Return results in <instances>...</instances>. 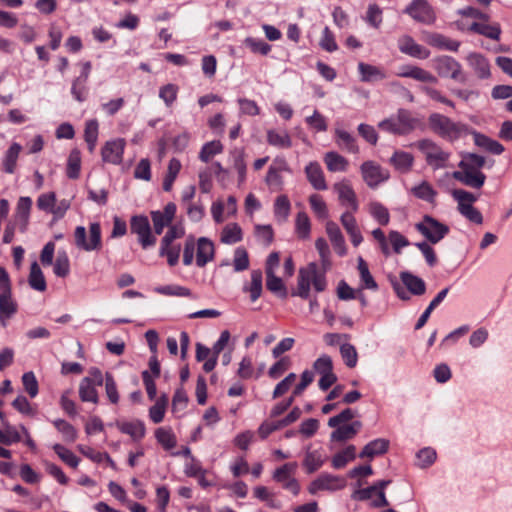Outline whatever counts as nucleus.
<instances>
[{"instance_id": "37", "label": "nucleus", "mask_w": 512, "mask_h": 512, "mask_svg": "<svg viewBox=\"0 0 512 512\" xmlns=\"http://www.w3.org/2000/svg\"><path fill=\"white\" fill-rule=\"evenodd\" d=\"M368 212L373 219L382 226L388 225L390 221V214L388 209L377 201H372L368 204Z\"/></svg>"}, {"instance_id": "61", "label": "nucleus", "mask_w": 512, "mask_h": 512, "mask_svg": "<svg viewBox=\"0 0 512 512\" xmlns=\"http://www.w3.org/2000/svg\"><path fill=\"white\" fill-rule=\"evenodd\" d=\"M309 203L314 213L321 219L328 217L327 206L320 195L314 194L309 198Z\"/></svg>"}, {"instance_id": "26", "label": "nucleus", "mask_w": 512, "mask_h": 512, "mask_svg": "<svg viewBox=\"0 0 512 512\" xmlns=\"http://www.w3.org/2000/svg\"><path fill=\"white\" fill-rule=\"evenodd\" d=\"M468 31L480 34L489 39L498 41L501 36V27L500 24H485L479 22H473L468 28Z\"/></svg>"}, {"instance_id": "32", "label": "nucleus", "mask_w": 512, "mask_h": 512, "mask_svg": "<svg viewBox=\"0 0 512 512\" xmlns=\"http://www.w3.org/2000/svg\"><path fill=\"white\" fill-rule=\"evenodd\" d=\"M125 140L121 138L107 141L102 148L103 160H116L122 157Z\"/></svg>"}, {"instance_id": "22", "label": "nucleus", "mask_w": 512, "mask_h": 512, "mask_svg": "<svg viewBox=\"0 0 512 512\" xmlns=\"http://www.w3.org/2000/svg\"><path fill=\"white\" fill-rule=\"evenodd\" d=\"M399 49L402 53L419 59H426L430 52L425 47L417 44L411 37L404 36L399 42Z\"/></svg>"}, {"instance_id": "24", "label": "nucleus", "mask_w": 512, "mask_h": 512, "mask_svg": "<svg viewBox=\"0 0 512 512\" xmlns=\"http://www.w3.org/2000/svg\"><path fill=\"white\" fill-rule=\"evenodd\" d=\"M214 257V244L205 237H201L197 243L196 264L204 267Z\"/></svg>"}, {"instance_id": "27", "label": "nucleus", "mask_w": 512, "mask_h": 512, "mask_svg": "<svg viewBox=\"0 0 512 512\" xmlns=\"http://www.w3.org/2000/svg\"><path fill=\"white\" fill-rule=\"evenodd\" d=\"M400 279L413 295H423L426 292V284L423 279L410 272L400 273Z\"/></svg>"}, {"instance_id": "34", "label": "nucleus", "mask_w": 512, "mask_h": 512, "mask_svg": "<svg viewBox=\"0 0 512 512\" xmlns=\"http://www.w3.org/2000/svg\"><path fill=\"white\" fill-rule=\"evenodd\" d=\"M361 428V422L355 421L349 425L338 426L336 430L331 433V440L345 441L352 439Z\"/></svg>"}, {"instance_id": "23", "label": "nucleus", "mask_w": 512, "mask_h": 512, "mask_svg": "<svg viewBox=\"0 0 512 512\" xmlns=\"http://www.w3.org/2000/svg\"><path fill=\"white\" fill-rule=\"evenodd\" d=\"M116 427L120 432L129 435L133 440L139 441L145 436V425L140 420L118 421Z\"/></svg>"}, {"instance_id": "64", "label": "nucleus", "mask_w": 512, "mask_h": 512, "mask_svg": "<svg viewBox=\"0 0 512 512\" xmlns=\"http://www.w3.org/2000/svg\"><path fill=\"white\" fill-rule=\"evenodd\" d=\"M313 369L319 375L327 374L333 371L332 359L328 355H322L317 358L313 364Z\"/></svg>"}, {"instance_id": "9", "label": "nucleus", "mask_w": 512, "mask_h": 512, "mask_svg": "<svg viewBox=\"0 0 512 512\" xmlns=\"http://www.w3.org/2000/svg\"><path fill=\"white\" fill-rule=\"evenodd\" d=\"M415 228L432 244H437L449 233L447 225L428 215Z\"/></svg>"}, {"instance_id": "19", "label": "nucleus", "mask_w": 512, "mask_h": 512, "mask_svg": "<svg viewBox=\"0 0 512 512\" xmlns=\"http://www.w3.org/2000/svg\"><path fill=\"white\" fill-rule=\"evenodd\" d=\"M335 190L338 193L341 205L345 206L348 210H352V212H356L358 210L359 205L356 194L348 183L341 182L336 184Z\"/></svg>"}, {"instance_id": "33", "label": "nucleus", "mask_w": 512, "mask_h": 512, "mask_svg": "<svg viewBox=\"0 0 512 512\" xmlns=\"http://www.w3.org/2000/svg\"><path fill=\"white\" fill-rule=\"evenodd\" d=\"M388 447L389 441L387 439L378 438L366 444L359 456L361 458H373L374 456L385 453Z\"/></svg>"}, {"instance_id": "17", "label": "nucleus", "mask_w": 512, "mask_h": 512, "mask_svg": "<svg viewBox=\"0 0 512 512\" xmlns=\"http://www.w3.org/2000/svg\"><path fill=\"white\" fill-rule=\"evenodd\" d=\"M399 77L412 78L419 82L436 84L438 79L431 72L413 65H406L401 67L397 74Z\"/></svg>"}, {"instance_id": "15", "label": "nucleus", "mask_w": 512, "mask_h": 512, "mask_svg": "<svg viewBox=\"0 0 512 512\" xmlns=\"http://www.w3.org/2000/svg\"><path fill=\"white\" fill-rule=\"evenodd\" d=\"M301 416V410L298 407H294L291 412L281 420L273 422H264L260 425L258 433L261 438H267L272 432L281 429L282 427L288 426L295 422Z\"/></svg>"}, {"instance_id": "1", "label": "nucleus", "mask_w": 512, "mask_h": 512, "mask_svg": "<svg viewBox=\"0 0 512 512\" xmlns=\"http://www.w3.org/2000/svg\"><path fill=\"white\" fill-rule=\"evenodd\" d=\"M311 285L317 292L326 289L327 282L324 273H320L316 263L311 262L306 267L300 268L297 277V287L292 291V296L308 299Z\"/></svg>"}, {"instance_id": "8", "label": "nucleus", "mask_w": 512, "mask_h": 512, "mask_svg": "<svg viewBox=\"0 0 512 512\" xmlns=\"http://www.w3.org/2000/svg\"><path fill=\"white\" fill-rule=\"evenodd\" d=\"M434 69L441 77H449L455 81L465 83L467 76L463 72L462 65L451 56H440L433 60Z\"/></svg>"}, {"instance_id": "58", "label": "nucleus", "mask_w": 512, "mask_h": 512, "mask_svg": "<svg viewBox=\"0 0 512 512\" xmlns=\"http://www.w3.org/2000/svg\"><path fill=\"white\" fill-rule=\"evenodd\" d=\"M98 127V122L95 119L89 120L85 124L84 136L91 150L94 148L98 138Z\"/></svg>"}, {"instance_id": "18", "label": "nucleus", "mask_w": 512, "mask_h": 512, "mask_svg": "<svg viewBox=\"0 0 512 512\" xmlns=\"http://www.w3.org/2000/svg\"><path fill=\"white\" fill-rule=\"evenodd\" d=\"M353 213L354 212H352V210L345 211L341 215L340 221L347 234L349 235L351 243L357 247L363 241V237Z\"/></svg>"}, {"instance_id": "42", "label": "nucleus", "mask_w": 512, "mask_h": 512, "mask_svg": "<svg viewBox=\"0 0 512 512\" xmlns=\"http://www.w3.org/2000/svg\"><path fill=\"white\" fill-rule=\"evenodd\" d=\"M244 291L250 293L251 301H256L262 293V272L260 270H253L251 272V283L244 287Z\"/></svg>"}, {"instance_id": "30", "label": "nucleus", "mask_w": 512, "mask_h": 512, "mask_svg": "<svg viewBox=\"0 0 512 512\" xmlns=\"http://www.w3.org/2000/svg\"><path fill=\"white\" fill-rule=\"evenodd\" d=\"M307 178L316 190H326L327 185L324 179L323 171L317 162H310L305 168Z\"/></svg>"}, {"instance_id": "6", "label": "nucleus", "mask_w": 512, "mask_h": 512, "mask_svg": "<svg viewBox=\"0 0 512 512\" xmlns=\"http://www.w3.org/2000/svg\"><path fill=\"white\" fill-rule=\"evenodd\" d=\"M346 485L344 477L324 472L309 483L307 491L311 495H317L320 492L333 493L344 489Z\"/></svg>"}, {"instance_id": "50", "label": "nucleus", "mask_w": 512, "mask_h": 512, "mask_svg": "<svg viewBox=\"0 0 512 512\" xmlns=\"http://www.w3.org/2000/svg\"><path fill=\"white\" fill-rule=\"evenodd\" d=\"M157 441L163 446L164 449L170 450L176 445V438L171 429L158 428L155 431Z\"/></svg>"}, {"instance_id": "55", "label": "nucleus", "mask_w": 512, "mask_h": 512, "mask_svg": "<svg viewBox=\"0 0 512 512\" xmlns=\"http://www.w3.org/2000/svg\"><path fill=\"white\" fill-rule=\"evenodd\" d=\"M181 170L180 162H169L167 173L164 177L163 181V189L165 191H170L172 189L173 183L177 178L179 172Z\"/></svg>"}, {"instance_id": "54", "label": "nucleus", "mask_w": 512, "mask_h": 512, "mask_svg": "<svg viewBox=\"0 0 512 512\" xmlns=\"http://www.w3.org/2000/svg\"><path fill=\"white\" fill-rule=\"evenodd\" d=\"M155 291L162 295L167 296H180V297H188L191 296V291L180 285H165L155 288Z\"/></svg>"}, {"instance_id": "51", "label": "nucleus", "mask_w": 512, "mask_h": 512, "mask_svg": "<svg viewBox=\"0 0 512 512\" xmlns=\"http://www.w3.org/2000/svg\"><path fill=\"white\" fill-rule=\"evenodd\" d=\"M266 286L269 291L276 293L279 296L285 298L287 296L286 288L281 278L275 275V272L266 273Z\"/></svg>"}, {"instance_id": "28", "label": "nucleus", "mask_w": 512, "mask_h": 512, "mask_svg": "<svg viewBox=\"0 0 512 512\" xmlns=\"http://www.w3.org/2000/svg\"><path fill=\"white\" fill-rule=\"evenodd\" d=\"M17 311L16 303L11 298V292L0 293V324L6 327L7 320Z\"/></svg>"}, {"instance_id": "41", "label": "nucleus", "mask_w": 512, "mask_h": 512, "mask_svg": "<svg viewBox=\"0 0 512 512\" xmlns=\"http://www.w3.org/2000/svg\"><path fill=\"white\" fill-rule=\"evenodd\" d=\"M180 250V244L169 243L165 245L164 242H161L159 255L166 257L170 266H175L179 261Z\"/></svg>"}, {"instance_id": "57", "label": "nucleus", "mask_w": 512, "mask_h": 512, "mask_svg": "<svg viewBox=\"0 0 512 512\" xmlns=\"http://www.w3.org/2000/svg\"><path fill=\"white\" fill-rule=\"evenodd\" d=\"M267 138L271 145L281 148L290 146V137L285 131H268Z\"/></svg>"}, {"instance_id": "29", "label": "nucleus", "mask_w": 512, "mask_h": 512, "mask_svg": "<svg viewBox=\"0 0 512 512\" xmlns=\"http://www.w3.org/2000/svg\"><path fill=\"white\" fill-rule=\"evenodd\" d=\"M426 42L434 47L439 49H444L448 51L456 52L460 47V42L456 40H452L450 38L445 37L442 34L438 33H430L426 37Z\"/></svg>"}, {"instance_id": "59", "label": "nucleus", "mask_w": 512, "mask_h": 512, "mask_svg": "<svg viewBox=\"0 0 512 512\" xmlns=\"http://www.w3.org/2000/svg\"><path fill=\"white\" fill-rule=\"evenodd\" d=\"M285 168H277L272 166L266 176V182L273 191L280 190L282 187L281 173Z\"/></svg>"}, {"instance_id": "49", "label": "nucleus", "mask_w": 512, "mask_h": 512, "mask_svg": "<svg viewBox=\"0 0 512 512\" xmlns=\"http://www.w3.org/2000/svg\"><path fill=\"white\" fill-rule=\"evenodd\" d=\"M249 256L244 247H238L234 251L233 269L235 272H242L249 268Z\"/></svg>"}, {"instance_id": "12", "label": "nucleus", "mask_w": 512, "mask_h": 512, "mask_svg": "<svg viewBox=\"0 0 512 512\" xmlns=\"http://www.w3.org/2000/svg\"><path fill=\"white\" fill-rule=\"evenodd\" d=\"M405 12L414 20L428 25L433 24L436 19L434 10L427 0H413Z\"/></svg>"}, {"instance_id": "13", "label": "nucleus", "mask_w": 512, "mask_h": 512, "mask_svg": "<svg viewBox=\"0 0 512 512\" xmlns=\"http://www.w3.org/2000/svg\"><path fill=\"white\" fill-rule=\"evenodd\" d=\"M361 172L364 181L371 188L377 187L389 178V172L383 169L378 162H363Z\"/></svg>"}, {"instance_id": "14", "label": "nucleus", "mask_w": 512, "mask_h": 512, "mask_svg": "<svg viewBox=\"0 0 512 512\" xmlns=\"http://www.w3.org/2000/svg\"><path fill=\"white\" fill-rule=\"evenodd\" d=\"M466 61L478 79L484 80L491 77V66L484 55L472 52L467 55Z\"/></svg>"}, {"instance_id": "16", "label": "nucleus", "mask_w": 512, "mask_h": 512, "mask_svg": "<svg viewBox=\"0 0 512 512\" xmlns=\"http://www.w3.org/2000/svg\"><path fill=\"white\" fill-rule=\"evenodd\" d=\"M412 149L418 150L427 160H445L449 157L440 146L429 139H423L410 145Z\"/></svg>"}, {"instance_id": "48", "label": "nucleus", "mask_w": 512, "mask_h": 512, "mask_svg": "<svg viewBox=\"0 0 512 512\" xmlns=\"http://www.w3.org/2000/svg\"><path fill=\"white\" fill-rule=\"evenodd\" d=\"M340 354L347 367L353 368L357 365L358 353L352 344L342 343L340 345Z\"/></svg>"}, {"instance_id": "7", "label": "nucleus", "mask_w": 512, "mask_h": 512, "mask_svg": "<svg viewBox=\"0 0 512 512\" xmlns=\"http://www.w3.org/2000/svg\"><path fill=\"white\" fill-rule=\"evenodd\" d=\"M104 382L102 372L96 368H90L89 376L84 377L79 384V397L83 402L98 403L97 386Z\"/></svg>"}, {"instance_id": "35", "label": "nucleus", "mask_w": 512, "mask_h": 512, "mask_svg": "<svg viewBox=\"0 0 512 512\" xmlns=\"http://www.w3.org/2000/svg\"><path fill=\"white\" fill-rule=\"evenodd\" d=\"M28 282L32 289L39 292H43L47 288L44 274L37 262L31 264Z\"/></svg>"}, {"instance_id": "4", "label": "nucleus", "mask_w": 512, "mask_h": 512, "mask_svg": "<svg viewBox=\"0 0 512 512\" xmlns=\"http://www.w3.org/2000/svg\"><path fill=\"white\" fill-rule=\"evenodd\" d=\"M486 162H460L459 170L453 172V177L466 186L481 188L485 182V175L481 169Z\"/></svg>"}, {"instance_id": "25", "label": "nucleus", "mask_w": 512, "mask_h": 512, "mask_svg": "<svg viewBox=\"0 0 512 512\" xmlns=\"http://www.w3.org/2000/svg\"><path fill=\"white\" fill-rule=\"evenodd\" d=\"M358 71L362 82L381 81L387 77L386 72L382 68L364 62L358 64Z\"/></svg>"}, {"instance_id": "10", "label": "nucleus", "mask_w": 512, "mask_h": 512, "mask_svg": "<svg viewBox=\"0 0 512 512\" xmlns=\"http://www.w3.org/2000/svg\"><path fill=\"white\" fill-rule=\"evenodd\" d=\"M131 232L136 234L143 249L156 244V237L152 234L149 220L146 216L135 215L130 221Z\"/></svg>"}, {"instance_id": "44", "label": "nucleus", "mask_w": 512, "mask_h": 512, "mask_svg": "<svg viewBox=\"0 0 512 512\" xmlns=\"http://www.w3.org/2000/svg\"><path fill=\"white\" fill-rule=\"evenodd\" d=\"M335 134L337 144L341 149L352 153L357 151L355 138L350 133L342 129H336Z\"/></svg>"}, {"instance_id": "31", "label": "nucleus", "mask_w": 512, "mask_h": 512, "mask_svg": "<svg viewBox=\"0 0 512 512\" xmlns=\"http://www.w3.org/2000/svg\"><path fill=\"white\" fill-rule=\"evenodd\" d=\"M474 143L484 151L499 155L504 151V147L498 141L493 140L478 132H473Z\"/></svg>"}, {"instance_id": "40", "label": "nucleus", "mask_w": 512, "mask_h": 512, "mask_svg": "<svg viewBox=\"0 0 512 512\" xmlns=\"http://www.w3.org/2000/svg\"><path fill=\"white\" fill-rule=\"evenodd\" d=\"M291 204L287 196L280 195L274 203V216L278 222H285L290 214Z\"/></svg>"}, {"instance_id": "36", "label": "nucleus", "mask_w": 512, "mask_h": 512, "mask_svg": "<svg viewBox=\"0 0 512 512\" xmlns=\"http://www.w3.org/2000/svg\"><path fill=\"white\" fill-rule=\"evenodd\" d=\"M242 229L237 223H229L224 226L221 232L220 240L224 244H235L242 240Z\"/></svg>"}, {"instance_id": "60", "label": "nucleus", "mask_w": 512, "mask_h": 512, "mask_svg": "<svg viewBox=\"0 0 512 512\" xmlns=\"http://www.w3.org/2000/svg\"><path fill=\"white\" fill-rule=\"evenodd\" d=\"M244 44L250 48L253 53H259L261 55H267L271 50V46L265 41L253 37H247L244 40Z\"/></svg>"}, {"instance_id": "11", "label": "nucleus", "mask_w": 512, "mask_h": 512, "mask_svg": "<svg viewBox=\"0 0 512 512\" xmlns=\"http://www.w3.org/2000/svg\"><path fill=\"white\" fill-rule=\"evenodd\" d=\"M296 462H289L281 467L277 468L273 473V479L282 484V487L288 491H290L294 495H298L300 492V484L293 477L294 473L297 470Z\"/></svg>"}, {"instance_id": "56", "label": "nucleus", "mask_w": 512, "mask_h": 512, "mask_svg": "<svg viewBox=\"0 0 512 512\" xmlns=\"http://www.w3.org/2000/svg\"><path fill=\"white\" fill-rule=\"evenodd\" d=\"M417 466L427 468L436 460V451L430 447L421 449L417 455Z\"/></svg>"}, {"instance_id": "47", "label": "nucleus", "mask_w": 512, "mask_h": 512, "mask_svg": "<svg viewBox=\"0 0 512 512\" xmlns=\"http://www.w3.org/2000/svg\"><path fill=\"white\" fill-rule=\"evenodd\" d=\"M53 272L58 277H66L70 272V262L65 251H59L53 264Z\"/></svg>"}, {"instance_id": "2", "label": "nucleus", "mask_w": 512, "mask_h": 512, "mask_svg": "<svg viewBox=\"0 0 512 512\" xmlns=\"http://www.w3.org/2000/svg\"><path fill=\"white\" fill-rule=\"evenodd\" d=\"M430 129L440 137L455 141L469 133V127L462 122H455L440 113H432L428 118Z\"/></svg>"}, {"instance_id": "21", "label": "nucleus", "mask_w": 512, "mask_h": 512, "mask_svg": "<svg viewBox=\"0 0 512 512\" xmlns=\"http://www.w3.org/2000/svg\"><path fill=\"white\" fill-rule=\"evenodd\" d=\"M326 233L334 247L335 252L339 256H344L347 252V248L345 244V239L338 225L332 221L327 222Z\"/></svg>"}, {"instance_id": "20", "label": "nucleus", "mask_w": 512, "mask_h": 512, "mask_svg": "<svg viewBox=\"0 0 512 512\" xmlns=\"http://www.w3.org/2000/svg\"><path fill=\"white\" fill-rule=\"evenodd\" d=\"M327 460V456L325 455L322 449L310 450L307 449L305 452L303 467L308 474H312L319 470Z\"/></svg>"}, {"instance_id": "43", "label": "nucleus", "mask_w": 512, "mask_h": 512, "mask_svg": "<svg viewBox=\"0 0 512 512\" xmlns=\"http://www.w3.org/2000/svg\"><path fill=\"white\" fill-rule=\"evenodd\" d=\"M411 192L418 199H421V200L426 201L428 203H433L434 200H435V197L437 195V192L426 181H423L419 185L414 186L411 189Z\"/></svg>"}, {"instance_id": "46", "label": "nucleus", "mask_w": 512, "mask_h": 512, "mask_svg": "<svg viewBox=\"0 0 512 512\" xmlns=\"http://www.w3.org/2000/svg\"><path fill=\"white\" fill-rule=\"evenodd\" d=\"M355 446L349 445L343 451L337 453L332 458V466L335 469H341L346 466V464L355 458Z\"/></svg>"}, {"instance_id": "5", "label": "nucleus", "mask_w": 512, "mask_h": 512, "mask_svg": "<svg viewBox=\"0 0 512 512\" xmlns=\"http://www.w3.org/2000/svg\"><path fill=\"white\" fill-rule=\"evenodd\" d=\"M74 240L75 245L81 250L87 252L99 250L102 246L100 224L97 222L90 224L88 238L86 228L77 226L74 231Z\"/></svg>"}, {"instance_id": "63", "label": "nucleus", "mask_w": 512, "mask_h": 512, "mask_svg": "<svg viewBox=\"0 0 512 512\" xmlns=\"http://www.w3.org/2000/svg\"><path fill=\"white\" fill-rule=\"evenodd\" d=\"M222 148L223 147L220 141L214 140L208 142L201 149L200 159L208 160L209 158H212L219 154L222 151Z\"/></svg>"}, {"instance_id": "52", "label": "nucleus", "mask_w": 512, "mask_h": 512, "mask_svg": "<svg viewBox=\"0 0 512 512\" xmlns=\"http://www.w3.org/2000/svg\"><path fill=\"white\" fill-rule=\"evenodd\" d=\"M53 450L59 456V458L67 465L76 468L79 464V458L69 449L61 444L53 445Z\"/></svg>"}, {"instance_id": "45", "label": "nucleus", "mask_w": 512, "mask_h": 512, "mask_svg": "<svg viewBox=\"0 0 512 512\" xmlns=\"http://www.w3.org/2000/svg\"><path fill=\"white\" fill-rule=\"evenodd\" d=\"M53 425L61 433L63 440L72 443L77 438V430L73 425L63 419H56L53 421Z\"/></svg>"}, {"instance_id": "62", "label": "nucleus", "mask_w": 512, "mask_h": 512, "mask_svg": "<svg viewBox=\"0 0 512 512\" xmlns=\"http://www.w3.org/2000/svg\"><path fill=\"white\" fill-rule=\"evenodd\" d=\"M255 235L257 240L268 246L273 241V229L270 225H256L255 226Z\"/></svg>"}, {"instance_id": "3", "label": "nucleus", "mask_w": 512, "mask_h": 512, "mask_svg": "<svg viewBox=\"0 0 512 512\" xmlns=\"http://www.w3.org/2000/svg\"><path fill=\"white\" fill-rule=\"evenodd\" d=\"M417 125V120L413 118L409 111L400 109L396 115L390 116L378 123L381 131L395 134L406 135L412 132Z\"/></svg>"}, {"instance_id": "53", "label": "nucleus", "mask_w": 512, "mask_h": 512, "mask_svg": "<svg viewBox=\"0 0 512 512\" xmlns=\"http://www.w3.org/2000/svg\"><path fill=\"white\" fill-rule=\"evenodd\" d=\"M167 405V398L160 397L156 403L149 409V417L155 423H160L164 419L165 410Z\"/></svg>"}, {"instance_id": "39", "label": "nucleus", "mask_w": 512, "mask_h": 512, "mask_svg": "<svg viewBox=\"0 0 512 512\" xmlns=\"http://www.w3.org/2000/svg\"><path fill=\"white\" fill-rule=\"evenodd\" d=\"M358 263V271L360 274V279L362 282L363 288L370 289V290H376L378 288V285L376 281L374 280L373 276L371 275L368 265L365 262V260L362 257H358L357 259Z\"/></svg>"}, {"instance_id": "38", "label": "nucleus", "mask_w": 512, "mask_h": 512, "mask_svg": "<svg viewBox=\"0 0 512 512\" xmlns=\"http://www.w3.org/2000/svg\"><path fill=\"white\" fill-rule=\"evenodd\" d=\"M453 198L458 203V210L462 214L470 207H473V203L477 200V197L463 189H454L452 191Z\"/></svg>"}]
</instances>
